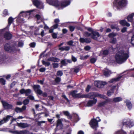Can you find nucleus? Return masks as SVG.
<instances>
[{"label": "nucleus", "mask_w": 134, "mask_h": 134, "mask_svg": "<svg viewBox=\"0 0 134 134\" xmlns=\"http://www.w3.org/2000/svg\"><path fill=\"white\" fill-rule=\"evenodd\" d=\"M129 57V53L123 49L121 50L116 54L115 58L116 62L121 64L124 62Z\"/></svg>", "instance_id": "1"}, {"label": "nucleus", "mask_w": 134, "mask_h": 134, "mask_svg": "<svg viewBox=\"0 0 134 134\" xmlns=\"http://www.w3.org/2000/svg\"><path fill=\"white\" fill-rule=\"evenodd\" d=\"M15 46V42L11 41L5 44L4 46V49L5 51L13 53L16 51Z\"/></svg>", "instance_id": "2"}, {"label": "nucleus", "mask_w": 134, "mask_h": 134, "mask_svg": "<svg viewBox=\"0 0 134 134\" xmlns=\"http://www.w3.org/2000/svg\"><path fill=\"white\" fill-rule=\"evenodd\" d=\"M84 95L83 98H86L90 99H95V98L96 97L100 98H106V96L104 95H102L100 94L97 93L96 92H91L87 94H83Z\"/></svg>", "instance_id": "3"}, {"label": "nucleus", "mask_w": 134, "mask_h": 134, "mask_svg": "<svg viewBox=\"0 0 134 134\" xmlns=\"http://www.w3.org/2000/svg\"><path fill=\"white\" fill-rule=\"evenodd\" d=\"M113 4L117 8L125 7L127 4V0H114Z\"/></svg>", "instance_id": "4"}, {"label": "nucleus", "mask_w": 134, "mask_h": 134, "mask_svg": "<svg viewBox=\"0 0 134 134\" xmlns=\"http://www.w3.org/2000/svg\"><path fill=\"white\" fill-rule=\"evenodd\" d=\"M71 3L70 0H63L58 2L59 6L57 7L58 9H63L68 5H69Z\"/></svg>", "instance_id": "5"}, {"label": "nucleus", "mask_w": 134, "mask_h": 134, "mask_svg": "<svg viewBox=\"0 0 134 134\" xmlns=\"http://www.w3.org/2000/svg\"><path fill=\"white\" fill-rule=\"evenodd\" d=\"M89 124L91 128L95 131L97 130V128L98 127V123L96 120L95 118L91 119Z\"/></svg>", "instance_id": "6"}, {"label": "nucleus", "mask_w": 134, "mask_h": 134, "mask_svg": "<svg viewBox=\"0 0 134 134\" xmlns=\"http://www.w3.org/2000/svg\"><path fill=\"white\" fill-rule=\"evenodd\" d=\"M77 91V90H74L71 91L70 92V95L71 96L74 98H83L84 97V95L81 94V93H76Z\"/></svg>", "instance_id": "7"}, {"label": "nucleus", "mask_w": 134, "mask_h": 134, "mask_svg": "<svg viewBox=\"0 0 134 134\" xmlns=\"http://www.w3.org/2000/svg\"><path fill=\"white\" fill-rule=\"evenodd\" d=\"M107 84V83L106 82L96 81L94 82V86L99 88L103 87L104 85Z\"/></svg>", "instance_id": "8"}, {"label": "nucleus", "mask_w": 134, "mask_h": 134, "mask_svg": "<svg viewBox=\"0 0 134 134\" xmlns=\"http://www.w3.org/2000/svg\"><path fill=\"white\" fill-rule=\"evenodd\" d=\"M100 35L98 32L94 31L92 32L91 38L93 40L97 41H99L98 38L100 37Z\"/></svg>", "instance_id": "9"}, {"label": "nucleus", "mask_w": 134, "mask_h": 134, "mask_svg": "<svg viewBox=\"0 0 134 134\" xmlns=\"http://www.w3.org/2000/svg\"><path fill=\"white\" fill-rule=\"evenodd\" d=\"M33 88L37 94L39 95L42 94V91L40 90V86L39 85H34Z\"/></svg>", "instance_id": "10"}, {"label": "nucleus", "mask_w": 134, "mask_h": 134, "mask_svg": "<svg viewBox=\"0 0 134 134\" xmlns=\"http://www.w3.org/2000/svg\"><path fill=\"white\" fill-rule=\"evenodd\" d=\"M1 102L2 104L3 108L5 109H12L13 105L9 104L6 102L2 100Z\"/></svg>", "instance_id": "11"}, {"label": "nucleus", "mask_w": 134, "mask_h": 134, "mask_svg": "<svg viewBox=\"0 0 134 134\" xmlns=\"http://www.w3.org/2000/svg\"><path fill=\"white\" fill-rule=\"evenodd\" d=\"M46 1L49 5L54 6L55 7H58L59 5L58 0H46Z\"/></svg>", "instance_id": "12"}, {"label": "nucleus", "mask_w": 134, "mask_h": 134, "mask_svg": "<svg viewBox=\"0 0 134 134\" xmlns=\"http://www.w3.org/2000/svg\"><path fill=\"white\" fill-rule=\"evenodd\" d=\"M56 128H57L59 130H62L63 128V125L62 123V120L60 119H58L56 121Z\"/></svg>", "instance_id": "13"}, {"label": "nucleus", "mask_w": 134, "mask_h": 134, "mask_svg": "<svg viewBox=\"0 0 134 134\" xmlns=\"http://www.w3.org/2000/svg\"><path fill=\"white\" fill-rule=\"evenodd\" d=\"M3 37L7 41L9 40L12 38L13 37V35L10 32H7L4 33Z\"/></svg>", "instance_id": "14"}, {"label": "nucleus", "mask_w": 134, "mask_h": 134, "mask_svg": "<svg viewBox=\"0 0 134 134\" xmlns=\"http://www.w3.org/2000/svg\"><path fill=\"white\" fill-rule=\"evenodd\" d=\"M31 92V90L29 89L25 90L23 88L20 91V92L21 94L25 93V95L26 96H28Z\"/></svg>", "instance_id": "15"}, {"label": "nucleus", "mask_w": 134, "mask_h": 134, "mask_svg": "<svg viewBox=\"0 0 134 134\" xmlns=\"http://www.w3.org/2000/svg\"><path fill=\"white\" fill-rule=\"evenodd\" d=\"M79 41L81 43H89L91 42V40L90 38H80L79 39Z\"/></svg>", "instance_id": "16"}, {"label": "nucleus", "mask_w": 134, "mask_h": 134, "mask_svg": "<svg viewBox=\"0 0 134 134\" xmlns=\"http://www.w3.org/2000/svg\"><path fill=\"white\" fill-rule=\"evenodd\" d=\"M97 99H93L92 100H89L86 104L88 107H91L94 104H95L97 103Z\"/></svg>", "instance_id": "17"}, {"label": "nucleus", "mask_w": 134, "mask_h": 134, "mask_svg": "<svg viewBox=\"0 0 134 134\" xmlns=\"http://www.w3.org/2000/svg\"><path fill=\"white\" fill-rule=\"evenodd\" d=\"M106 98L104 99L105 100L103 102H102L99 103L98 105V107H102L104 106L105 104H106L107 103L109 102V99H108V98L106 96Z\"/></svg>", "instance_id": "18"}, {"label": "nucleus", "mask_w": 134, "mask_h": 134, "mask_svg": "<svg viewBox=\"0 0 134 134\" xmlns=\"http://www.w3.org/2000/svg\"><path fill=\"white\" fill-rule=\"evenodd\" d=\"M47 61L54 62H58L60 61V59L53 57H51L47 59Z\"/></svg>", "instance_id": "19"}, {"label": "nucleus", "mask_w": 134, "mask_h": 134, "mask_svg": "<svg viewBox=\"0 0 134 134\" xmlns=\"http://www.w3.org/2000/svg\"><path fill=\"white\" fill-rule=\"evenodd\" d=\"M122 98L120 97L114 98L113 99H109V102H118L122 100Z\"/></svg>", "instance_id": "20"}, {"label": "nucleus", "mask_w": 134, "mask_h": 134, "mask_svg": "<svg viewBox=\"0 0 134 134\" xmlns=\"http://www.w3.org/2000/svg\"><path fill=\"white\" fill-rule=\"evenodd\" d=\"M119 23L121 25L123 26H126L128 27L130 26V24L124 20H120L119 21Z\"/></svg>", "instance_id": "21"}, {"label": "nucleus", "mask_w": 134, "mask_h": 134, "mask_svg": "<svg viewBox=\"0 0 134 134\" xmlns=\"http://www.w3.org/2000/svg\"><path fill=\"white\" fill-rule=\"evenodd\" d=\"M17 125L19 127L24 128L28 127L29 125L26 123H17Z\"/></svg>", "instance_id": "22"}, {"label": "nucleus", "mask_w": 134, "mask_h": 134, "mask_svg": "<svg viewBox=\"0 0 134 134\" xmlns=\"http://www.w3.org/2000/svg\"><path fill=\"white\" fill-rule=\"evenodd\" d=\"M122 76H119L116 78L112 79L109 81V83H112L114 82H117L119 81L121 78Z\"/></svg>", "instance_id": "23"}, {"label": "nucleus", "mask_w": 134, "mask_h": 134, "mask_svg": "<svg viewBox=\"0 0 134 134\" xmlns=\"http://www.w3.org/2000/svg\"><path fill=\"white\" fill-rule=\"evenodd\" d=\"M123 125H126V126H128L130 128L132 127L133 125V124L130 122L127 121L126 122H124L122 123Z\"/></svg>", "instance_id": "24"}, {"label": "nucleus", "mask_w": 134, "mask_h": 134, "mask_svg": "<svg viewBox=\"0 0 134 134\" xmlns=\"http://www.w3.org/2000/svg\"><path fill=\"white\" fill-rule=\"evenodd\" d=\"M32 2L34 5L37 8L40 5L41 3L38 0H32Z\"/></svg>", "instance_id": "25"}, {"label": "nucleus", "mask_w": 134, "mask_h": 134, "mask_svg": "<svg viewBox=\"0 0 134 134\" xmlns=\"http://www.w3.org/2000/svg\"><path fill=\"white\" fill-rule=\"evenodd\" d=\"M134 16V14L133 13L129 15L127 17V19L128 21L132 22L133 21V18Z\"/></svg>", "instance_id": "26"}, {"label": "nucleus", "mask_w": 134, "mask_h": 134, "mask_svg": "<svg viewBox=\"0 0 134 134\" xmlns=\"http://www.w3.org/2000/svg\"><path fill=\"white\" fill-rule=\"evenodd\" d=\"M70 49V48L69 46H66L65 47H59V50L61 51H63L65 50L67 51L69 50Z\"/></svg>", "instance_id": "27"}, {"label": "nucleus", "mask_w": 134, "mask_h": 134, "mask_svg": "<svg viewBox=\"0 0 134 134\" xmlns=\"http://www.w3.org/2000/svg\"><path fill=\"white\" fill-rule=\"evenodd\" d=\"M42 62L43 64L44 65L46 66H48L51 64L50 62H45L44 60H42Z\"/></svg>", "instance_id": "28"}, {"label": "nucleus", "mask_w": 134, "mask_h": 134, "mask_svg": "<svg viewBox=\"0 0 134 134\" xmlns=\"http://www.w3.org/2000/svg\"><path fill=\"white\" fill-rule=\"evenodd\" d=\"M116 86H112V88L109 90V96L111 94V93H114V90L116 87Z\"/></svg>", "instance_id": "29"}, {"label": "nucleus", "mask_w": 134, "mask_h": 134, "mask_svg": "<svg viewBox=\"0 0 134 134\" xmlns=\"http://www.w3.org/2000/svg\"><path fill=\"white\" fill-rule=\"evenodd\" d=\"M12 116L10 115H7L6 117L4 118L3 119L5 123L7 122L9 120L10 117Z\"/></svg>", "instance_id": "30"}, {"label": "nucleus", "mask_w": 134, "mask_h": 134, "mask_svg": "<svg viewBox=\"0 0 134 134\" xmlns=\"http://www.w3.org/2000/svg\"><path fill=\"white\" fill-rule=\"evenodd\" d=\"M103 74L106 76H108L109 75V70L105 69L104 70Z\"/></svg>", "instance_id": "31"}, {"label": "nucleus", "mask_w": 134, "mask_h": 134, "mask_svg": "<svg viewBox=\"0 0 134 134\" xmlns=\"http://www.w3.org/2000/svg\"><path fill=\"white\" fill-rule=\"evenodd\" d=\"M116 42V38H111L110 42L112 44H114Z\"/></svg>", "instance_id": "32"}, {"label": "nucleus", "mask_w": 134, "mask_h": 134, "mask_svg": "<svg viewBox=\"0 0 134 134\" xmlns=\"http://www.w3.org/2000/svg\"><path fill=\"white\" fill-rule=\"evenodd\" d=\"M14 21V19L12 17H10L8 19V24L10 25Z\"/></svg>", "instance_id": "33"}, {"label": "nucleus", "mask_w": 134, "mask_h": 134, "mask_svg": "<svg viewBox=\"0 0 134 134\" xmlns=\"http://www.w3.org/2000/svg\"><path fill=\"white\" fill-rule=\"evenodd\" d=\"M39 30V29L38 28H35L34 31V35H39L40 34L38 32Z\"/></svg>", "instance_id": "34"}, {"label": "nucleus", "mask_w": 134, "mask_h": 134, "mask_svg": "<svg viewBox=\"0 0 134 134\" xmlns=\"http://www.w3.org/2000/svg\"><path fill=\"white\" fill-rule=\"evenodd\" d=\"M126 106L129 109H131L132 108V105L130 102H128L126 103Z\"/></svg>", "instance_id": "35"}, {"label": "nucleus", "mask_w": 134, "mask_h": 134, "mask_svg": "<svg viewBox=\"0 0 134 134\" xmlns=\"http://www.w3.org/2000/svg\"><path fill=\"white\" fill-rule=\"evenodd\" d=\"M29 102V99H25L23 101V103L24 105H25L28 104Z\"/></svg>", "instance_id": "36"}, {"label": "nucleus", "mask_w": 134, "mask_h": 134, "mask_svg": "<svg viewBox=\"0 0 134 134\" xmlns=\"http://www.w3.org/2000/svg\"><path fill=\"white\" fill-rule=\"evenodd\" d=\"M84 35L86 37H88L91 36L92 33H90L87 31H85L84 32Z\"/></svg>", "instance_id": "37"}, {"label": "nucleus", "mask_w": 134, "mask_h": 134, "mask_svg": "<svg viewBox=\"0 0 134 134\" xmlns=\"http://www.w3.org/2000/svg\"><path fill=\"white\" fill-rule=\"evenodd\" d=\"M117 35V34L114 33L113 32L109 34V37L111 38H114V37L115 36Z\"/></svg>", "instance_id": "38"}, {"label": "nucleus", "mask_w": 134, "mask_h": 134, "mask_svg": "<svg viewBox=\"0 0 134 134\" xmlns=\"http://www.w3.org/2000/svg\"><path fill=\"white\" fill-rule=\"evenodd\" d=\"M6 81L3 78H1L0 79V82L1 84L3 85H4L5 84Z\"/></svg>", "instance_id": "39"}, {"label": "nucleus", "mask_w": 134, "mask_h": 134, "mask_svg": "<svg viewBox=\"0 0 134 134\" xmlns=\"http://www.w3.org/2000/svg\"><path fill=\"white\" fill-rule=\"evenodd\" d=\"M15 110L17 113L22 112V109H21V108L18 107H16L15 108Z\"/></svg>", "instance_id": "40"}, {"label": "nucleus", "mask_w": 134, "mask_h": 134, "mask_svg": "<svg viewBox=\"0 0 134 134\" xmlns=\"http://www.w3.org/2000/svg\"><path fill=\"white\" fill-rule=\"evenodd\" d=\"M60 64H61L63 65L64 66H66L68 64L66 62L65 59L62 60L61 61Z\"/></svg>", "instance_id": "41"}, {"label": "nucleus", "mask_w": 134, "mask_h": 134, "mask_svg": "<svg viewBox=\"0 0 134 134\" xmlns=\"http://www.w3.org/2000/svg\"><path fill=\"white\" fill-rule=\"evenodd\" d=\"M63 74V71L61 70H59L57 71V75L58 76H61Z\"/></svg>", "instance_id": "42"}, {"label": "nucleus", "mask_w": 134, "mask_h": 134, "mask_svg": "<svg viewBox=\"0 0 134 134\" xmlns=\"http://www.w3.org/2000/svg\"><path fill=\"white\" fill-rule=\"evenodd\" d=\"M13 132L15 134H23V130L18 131H14Z\"/></svg>", "instance_id": "43"}, {"label": "nucleus", "mask_w": 134, "mask_h": 134, "mask_svg": "<svg viewBox=\"0 0 134 134\" xmlns=\"http://www.w3.org/2000/svg\"><path fill=\"white\" fill-rule=\"evenodd\" d=\"M96 59L94 58H92L90 59V62L91 63L94 64V63L96 61Z\"/></svg>", "instance_id": "44"}, {"label": "nucleus", "mask_w": 134, "mask_h": 134, "mask_svg": "<svg viewBox=\"0 0 134 134\" xmlns=\"http://www.w3.org/2000/svg\"><path fill=\"white\" fill-rule=\"evenodd\" d=\"M68 27L70 31L71 32L74 31L75 28L74 26H70Z\"/></svg>", "instance_id": "45"}, {"label": "nucleus", "mask_w": 134, "mask_h": 134, "mask_svg": "<svg viewBox=\"0 0 134 134\" xmlns=\"http://www.w3.org/2000/svg\"><path fill=\"white\" fill-rule=\"evenodd\" d=\"M52 64L54 68H57L59 67V64L57 63H53Z\"/></svg>", "instance_id": "46"}, {"label": "nucleus", "mask_w": 134, "mask_h": 134, "mask_svg": "<svg viewBox=\"0 0 134 134\" xmlns=\"http://www.w3.org/2000/svg\"><path fill=\"white\" fill-rule=\"evenodd\" d=\"M34 11V10H30L29 11H27L25 12H24V11H22V12H20V14H22L23 13H28L29 14V15H30V14H31V13L32 12H33Z\"/></svg>", "instance_id": "47"}, {"label": "nucleus", "mask_w": 134, "mask_h": 134, "mask_svg": "<svg viewBox=\"0 0 134 134\" xmlns=\"http://www.w3.org/2000/svg\"><path fill=\"white\" fill-rule=\"evenodd\" d=\"M23 134H33L32 132L26 130H23Z\"/></svg>", "instance_id": "48"}, {"label": "nucleus", "mask_w": 134, "mask_h": 134, "mask_svg": "<svg viewBox=\"0 0 134 134\" xmlns=\"http://www.w3.org/2000/svg\"><path fill=\"white\" fill-rule=\"evenodd\" d=\"M131 43L133 46H134V34L131 37Z\"/></svg>", "instance_id": "49"}, {"label": "nucleus", "mask_w": 134, "mask_h": 134, "mask_svg": "<svg viewBox=\"0 0 134 134\" xmlns=\"http://www.w3.org/2000/svg\"><path fill=\"white\" fill-rule=\"evenodd\" d=\"M61 81V79L60 77H57L55 79V81L56 83L59 82Z\"/></svg>", "instance_id": "50"}, {"label": "nucleus", "mask_w": 134, "mask_h": 134, "mask_svg": "<svg viewBox=\"0 0 134 134\" xmlns=\"http://www.w3.org/2000/svg\"><path fill=\"white\" fill-rule=\"evenodd\" d=\"M109 53V50H105L103 51V54L104 55H107Z\"/></svg>", "instance_id": "51"}, {"label": "nucleus", "mask_w": 134, "mask_h": 134, "mask_svg": "<svg viewBox=\"0 0 134 134\" xmlns=\"http://www.w3.org/2000/svg\"><path fill=\"white\" fill-rule=\"evenodd\" d=\"M127 27H123L121 30V32L122 33H124L127 31Z\"/></svg>", "instance_id": "52"}, {"label": "nucleus", "mask_w": 134, "mask_h": 134, "mask_svg": "<svg viewBox=\"0 0 134 134\" xmlns=\"http://www.w3.org/2000/svg\"><path fill=\"white\" fill-rule=\"evenodd\" d=\"M24 44L21 41L19 42L18 46L19 47H23Z\"/></svg>", "instance_id": "53"}, {"label": "nucleus", "mask_w": 134, "mask_h": 134, "mask_svg": "<svg viewBox=\"0 0 134 134\" xmlns=\"http://www.w3.org/2000/svg\"><path fill=\"white\" fill-rule=\"evenodd\" d=\"M91 48V47L88 46H86L84 47V49L86 51L89 50Z\"/></svg>", "instance_id": "54"}, {"label": "nucleus", "mask_w": 134, "mask_h": 134, "mask_svg": "<svg viewBox=\"0 0 134 134\" xmlns=\"http://www.w3.org/2000/svg\"><path fill=\"white\" fill-rule=\"evenodd\" d=\"M46 69L44 68H41L39 70V71L41 72H43L45 71Z\"/></svg>", "instance_id": "55"}, {"label": "nucleus", "mask_w": 134, "mask_h": 134, "mask_svg": "<svg viewBox=\"0 0 134 134\" xmlns=\"http://www.w3.org/2000/svg\"><path fill=\"white\" fill-rule=\"evenodd\" d=\"M63 113L64 115L66 116H69L70 114L69 112L67 111H63Z\"/></svg>", "instance_id": "56"}, {"label": "nucleus", "mask_w": 134, "mask_h": 134, "mask_svg": "<svg viewBox=\"0 0 134 134\" xmlns=\"http://www.w3.org/2000/svg\"><path fill=\"white\" fill-rule=\"evenodd\" d=\"M73 43V41L72 40H70L67 42V44L70 46H72Z\"/></svg>", "instance_id": "57"}, {"label": "nucleus", "mask_w": 134, "mask_h": 134, "mask_svg": "<svg viewBox=\"0 0 134 134\" xmlns=\"http://www.w3.org/2000/svg\"><path fill=\"white\" fill-rule=\"evenodd\" d=\"M71 59L72 61L74 62H75L77 61V59L76 58L74 57L73 56V55L72 56Z\"/></svg>", "instance_id": "58"}, {"label": "nucleus", "mask_w": 134, "mask_h": 134, "mask_svg": "<svg viewBox=\"0 0 134 134\" xmlns=\"http://www.w3.org/2000/svg\"><path fill=\"white\" fill-rule=\"evenodd\" d=\"M117 26L116 25L112 24L111 25V28L112 29H115Z\"/></svg>", "instance_id": "59"}, {"label": "nucleus", "mask_w": 134, "mask_h": 134, "mask_svg": "<svg viewBox=\"0 0 134 134\" xmlns=\"http://www.w3.org/2000/svg\"><path fill=\"white\" fill-rule=\"evenodd\" d=\"M80 70V69L79 68H75L74 69V72L75 73L78 72Z\"/></svg>", "instance_id": "60"}, {"label": "nucleus", "mask_w": 134, "mask_h": 134, "mask_svg": "<svg viewBox=\"0 0 134 134\" xmlns=\"http://www.w3.org/2000/svg\"><path fill=\"white\" fill-rule=\"evenodd\" d=\"M91 86L90 85H87V87L86 89V92H88L91 88Z\"/></svg>", "instance_id": "61"}, {"label": "nucleus", "mask_w": 134, "mask_h": 134, "mask_svg": "<svg viewBox=\"0 0 134 134\" xmlns=\"http://www.w3.org/2000/svg\"><path fill=\"white\" fill-rule=\"evenodd\" d=\"M35 45H36V44L34 42L31 43L30 44V47H32V48L34 47H35Z\"/></svg>", "instance_id": "62"}, {"label": "nucleus", "mask_w": 134, "mask_h": 134, "mask_svg": "<svg viewBox=\"0 0 134 134\" xmlns=\"http://www.w3.org/2000/svg\"><path fill=\"white\" fill-rule=\"evenodd\" d=\"M3 14L5 15H8V10L7 9H5L3 12Z\"/></svg>", "instance_id": "63"}, {"label": "nucleus", "mask_w": 134, "mask_h": 134, "mask_svg": "<svg viewBox=\"0 0 134 134\" xmlns=\"http://www.w3.org/2000/svg\"><path fill=\"white\" fill-rule=\"evenodd\" d=\"M58 26V24H55L52 27H53V29H57Z\"/></svg>", "instance_id": "64"}]
</instances>
